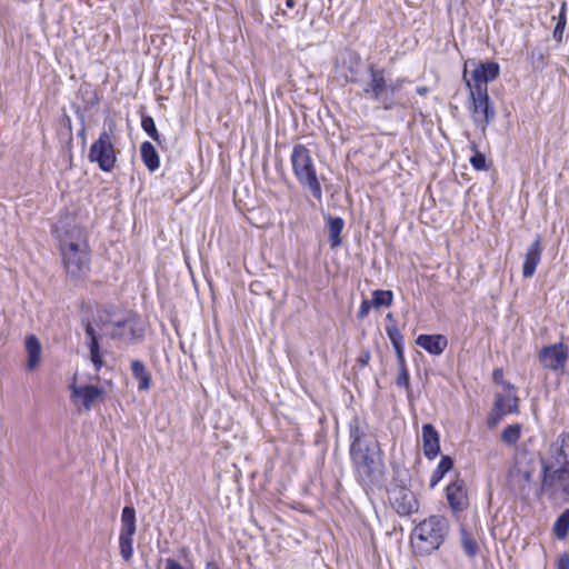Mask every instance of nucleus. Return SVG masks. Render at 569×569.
I'll return each mask as SVG.
<instances>
[{
    "label": "nucleus",
    "instance_id": "nucleus-1",
    "mask_svg": "<svg viewBox=\"0 0 569 569\" xmlns=\"http://www.w3.org/2000/svg\"><path fill=\"white\" fill-rule=\"evenodd\" d=\"M349 72L350 76H347V80L352 83H361L363 96L380 104L383 110L405 109L409 106V99L402 93V86L407 82L406 78L388 81L386 70L373 63H369L367 67L369 78L366 81H361L352 67L349 68Z\"/></svg>",
    "mask_w": 569,
    "mask_h": 569
},
{
    "label": "nucleus",
    "instance_id": "nucleus-2",
    "mask_svg": "<svg viewBox=\"0 0 569 569\" xmlns=\"http://www.w3.org/2000/svg\"><path fill=\"white\" fill-rule=\"evenodd\" d=\"M391 480L387 488L391 508L401 517L419 510V502L411 490V473L399 462H391Z\"/></svg>",
    "mask_w": 569,
    "mask_h": 569
},
{
    "label": "nucleus",
    "instance_id": "nucleus-3",
    "mask_svg": "<svg viewBox=\"0 0 569 569\" xmlns=\"http://www.w3.org/2000/svg\"><path fill=\"white\" fill-rule=\"evenodd\" d=\"M357 481L365 489H372L383 471L382 450L379 441L349 450Z\"/></svg>",
    "mask_w": 569,
    "mask_h": 569
},
{
    "label": "nucleus",
    "instance_id": "nucleus-4",
    "mask_svg": "<svg viewBox=\"0 0 569 569\" xmlns=\"http://www.w3.org/2000/svg\"><path fill=\"white\" fill-rule=\"evenodd\" d=\"M450 531L449 520L441 515H432L420 521L411 532V543L419 556H428L438 550Z\"/></svg>",
    "mask_w": 569,
    "mask_h": 569
},
{
    "label": "nucleus",
    "instance_id": "nucleus-5",
    "mask_svg": "<svg viewBox=\"0 0 569 569\" xmlns=\"http://www.w3.org/2000/svg\"><path fill=\"white\" fill-rule=\"evenodd\" d=\"M290 161L293 176L299 184L303 189H308L312 197L321 202L322 187L310 150L303 144L293 146Z\"/></svg>",
    "mask_w": 569,
    "mask_h": 569
},
{
    "label": "nucleus",
    "instance_id": "nucleus-6",
    "mask_svg": "<svg viewBox=\"0 0 569 569\" xmlns=\"http://www.w3.org/2000/svg\"><path fill=\"white\" fill-rule=\"evenodd\" d=\"M541 478L553 479L555 473L569 468V432H561L540 456Z\"/></svg>",
    "mask_w": 569,
    "mask_h": 569
},
{
    "label": "nucleus",
    "instance_id": "nucleus-7",
    "mask_svg": "<svg viewBox=\"0 0 569 569\" xmlns=\"http://www.w3.org/2000/svg\"><path fill=\"white\" fill-rule=\"evenodd\" d=\"M117 153L111 131L102 130L89 149L88 160L101 171L111 172L117 162Z\"/></svg>",
    "mask_w": 569,
    "mask_h": 569
},
{
    "label": "nucleus",
    "instance_id": "nucleus-8",
    "mask_svg": "<svg viewBox=\"0 0 569 569\" xmlns=\"http://www.w3.org/2000/svg\"><path fill=\"white\" fill-rule=\"evenodd\" d=\"M472 100L471 118L478 128L485 130L496 118L493 102L488 94V88L470 90Z\"/></svg>",
    "mask_w": 569,
    "mask_h": 569
},
{
    "label": "nucleus",
    "instance_id": "nucleus-9",
    "mask_svg": "<svg viewBox=\"0 0 569 569\" xmlns=\"http://www.w3.org/2000/svg\"><path fill=\"white\" fill-rule=\"evenodd\" d=\"M60 252L68 276L76 280L84 278L90 269L88 246L71 247Z\"/></svg>",
    "mask_w": 569,
    "mask_h": 569
},
{
    "label": "nucleus",
    "instance_id": "nucleus-10",
    "mask_svg": "<svg viewBox=\"0 0 569 569\" xmlns=\"http://www.w3.org/2000/svg\"><path fill=\"white\" fill-rule=\"evenodd\" d=\"M137 531L136 509L128 505L121 511V528L119 533L120 555L124 561L133 556V537Z\"/></svg>",
    "mask_w": 569,
    "mask_h": 569
},
{
    "label": "nucleus",
    "instance_id": "nucleus-11",
    "mask_svg": "<svg viewBox=\"0 0 569 569\" xmlns=\"http://www.w3.org/2000/svg\"><path fill=\"white\" fill-rule=\"evenodd\" d=\"M51 232L58 241L60 250L86 244L83 228L76 222H70L67 218L53 224Z\"/></svg>",
    "mask_w": 569,
    "mask_h": 569
},
{
    "label": "nucleus",
    "instance_id": "nucleus-12",
    "mask_svg": "<svg viewBox=\"0 0 569 569\" xmlns=\"http://www.w3.org/2000/svg\"><path fill=\"white\" fill-rule=\"evenodd\" d=\"M568 355L562 342L545 346L538 353L539 362L549 370L557 371L566 365Z\"/></svg>",
    "mask_w": 569,
    "mask_h": 569
},
{
    "label": "nucleus",
    "instance_id": "nucleus-13",
    "mask_svg": "<svg viewBox=\"0 0 569 569\" xmlns=\"http://www.w3.org/2000/svg\"><path fill=\"white\" fill-rule=\"evenodd\" d=\"M349 450H353L359 447H363L370 445L375 441H378L376 437L369 433V425L366 420L361 419L358 416H353L349 423Z\"/></svg>",
    "mask_w": 569,
    "mask_h": 569
},
{
    "label": "nucleus",
    "instance_id": "nucleus-14",
    "mask_svg": "<svg viewBox=\"0 0 569 569\" xmlns=\"http://www.w3.org/2000/svg\"><path fill=\"white\" fill-rule=\"evenodd\" d=\"M500 73V66L495 61L480 62L476 69L471 72L473 84L470 81H466L467 87L470 90H478V88H487V83L498 78Z\"/></svg>",
    "mask_w": 569,
    "mask_h": 569
},
{
    "label": "nucleus",
    "instance_id": "nucleus-15",
    "mask_svg": "<svg viewBox=\"0 0 569 569\" xmlns=\"http://www.w3.org/2000/svg\"><path fill=\"white\" fill-rule=\"evenodd\" d=\"M446 498L453 512L465 510L468 506V498L463 480L457 479L450 482L446 488Z\"/></svg>",
    "mask_w": 569,
    "mask_h": 569
},
{
    "label": "nucleus",
    "instance_id": "nucleus-16",
    "mask_svg": "<svg viewBox=\"0 0 569 569\" xmlns=\"http://www.w3.org/2000/svg\"><path fill=\"white\" fill-rule=\"evenodd\" d=\"M421 431L423 455L427 459L432 460L440 453L439 432L431 423H425Z\"/></svg>",
    "mask_w": 569,
    "mask_h": 569
},
{
    "label": "nucleus",
    "instance_id": "nucleus-17",
    "mask_svg": "<svg viewBox=\"0 0 569 569\" xmlns=\"http://www.w3.org/2000/svg\"><path fill=\"white\" fill-rule=\"evenodd\" d=\"M541 237L537 236L535 241L529 246L525 254L522 263V276L523 278H531L541 260Z\"/></svg>",
    "mask_w": 569,
    "mask_h": 569
},
{
    "label": "nucleus",
    "instance_id": "nucleus-18",
    "mask_svg": "<svg viewBox=\"0 0 569 569\" xmlns=\"http://www.w3.org/2000/svg\"><path fill=\"white\" fill-rule=\"evenodd\" d=\"M416 343L431 356H440L448 347V339L443 335L421 333L417 337Z\"/></svg>",
    "mask_w": 569,
    "mask_h": 569
},
{
    "label": "nucleus",
    "instance_id": "nucleus-19",
    "mask_svg": "<svg viewBox=\"0 0 569 569\" xmlns=\"http://www.w3.org/2000/svg\"><path fill=\"white\" fill-rule=\"evenodd\" d=\"M103 393V388L94 385L71 386L72 398L80 399L87 410H90L93 402Z\"/></svg>",
    "mask_w": 569,
    "mask_h": 569
},
{
    "label": "nucleus",
    "instance_id": "nucleus-20",
    "mask_svg": "<svg viewBox=\"0 0 569 569\" xmlns=\"http://www.w3.org/2000/svg\"><path fill=\"white\" fill-rule=\"evenodd\" d=\"M112 339H119L123 341H133L136 338L141 337L134 327V321L131 318H126L112 323V329L108 333Z\"/></svg>",
    "mask_w": 569,
    "mask_h": 569
},
{
    "label": "nucleus",
    "instance_id": "nucleus-21",
    "mask_svg": "<svg viewBox=\"0 0 569 569\" xmlns=\"http://www.w3.org/2000/svg\"><path fill=\"white\" fill-rule=\"evenodd\" d=\"M329 232V243L332 249L342 244L341 232L345 228V220L341 217H333L330 213L323 214Z\"/></svg>",
    "mask_w": 569,
    "mask_h": 569
},
{
    "label": "nucleus",
    "instance_id": "nucleus-22",
    "mask_svg": "<svg viewBox=\"0 0 569 569\" xmlns=\"http://www.w3.org/2000/svg\"><path fill=\"white\" fill-rule=\"evenodd\" d=\"M552 476L553 479L551 480H547V477H542L541 490H552L555 488H559L567 501H569V468L558 471Z\"/></svg>",
    "mask_w": 569,
    "mask_h": 569
},
{
    "label": "nucleus",
    "instance_id": "nucleus-23",
    "mask_svg": "<svg viewBox=\"0 0 569 569\" xmlns=\"http://www.w3.org/2000/svg\"><path fill=\"white\" fill-rule=\"evenodd\" d=\"M132 377L138 381V390L147 391L151 387V373L143 361L136 359L130 365Z\"/></svg>",
    "mask_w": 569,
    "mask_h": 569
},
{
    "label": "nucleus",
    "instance_id": "nucleus-24",
    "mask_svg": "<svg viewBox=\"0 0 569 569\" xmlns=\"http://www.w3.org/2000/svg\"><path fill=\"white\" fill-rule=\"evenodd\" d=\"M24 347H26V351L28 353L27 367L29 370H33L40 361V356H41L40 341L34 335H28L24 339Z\"/></svg>",
    "mask_w": 569,
    "mask_h": 569
},
{
    "label": "nucleus",
    "instance_id": "nucleus-25",
    "mask_svg": "<svg viewBox=\"0 0 569 569\" xmlns=\"http://www.w3.org/2000/svg\"><path fill=\"white\" fill-rule=\"evenodd\" d=\"M141 159L147 169L151 172H154L160 167V158L154 148V146L150 141H144L140 146Z\"/></svg>",
    "mask_w": 569,
    "mask_h": 569
},
{
    "label": "nucleus",
    "instance_id": "nucleus-26",
    "mask_svg": "<svg viewBox=\"0 0 569 569\" xmlns=\"http://www.w3.org/2000/svg\"><path fill=\"white\" fill-rule=\"evenodd\" d=\"M518 397L516 395L497 393L495 398V411L500 415L515 413L518 411Z\"/></svg>",
    "mask_w": 569,
    "mask_h": 569
},
{
    "label": "nucleus",
    "instance_id": "nucleus-27",
    "mask_svg": "<svg viewBox=\"0 0 569 569\" xmlns=\"http://www.w3.org/2000/svg\"><path fill=\"white\" fill-rule=\"evenodd\" d=\"M453 459L450 456H442L437 468L433 470L429 487L433 489L443 477L453 468Z\"/></svg>",
    "mask_w": 569,
    "mask_h": 569
},
{
    "label": "nucleus",
    "instance_id": "nucleus-28",
    "mask_svg": "<svg viewBox=\"0 0 569 569\" xmlns=\"http://www.w3.org/2000/svg\"><path fill=\"white\" fill-rule=\"evenodd\" d=\"M460 541L462 550L468 558L472 559L478 555L479 546L477 539L463 526L460 527Z\"/></svg>",
    "mask_w": 569,
    "mask_h": 569
},
{
    "label": "nucleus",
    "instance_id": "nucleus-29",
    "mask_svg": "<svg viewBox=\"0 0 569 569\" xmlns=\"http://www.w3.org/2000/svg\"><path fill=\"white\" fill-rule=\"evenodd\" d=\"M553 533L558 539H565L569 531V509L563 510L553 523Z\"/></svg>",
    "mask_w": 569,
    "mask_h": 569
},
{
    "label": "nucleus",
    "instance_id": "nucleus-30",
    "mask_svg": "<svg viewBox=\"0 0 569 569\" xmlns=\"http://www.w3.org/2000/svg\"><path fill=\"white\" fill-rule=\"evenodd\" d=\"M141 128L154 142L159 146L161 144V136L159 134L154 119L151 116H142Z\"/></svg>",
    "mask_w": 569,
    "mask_h": 569
},
{
    "label": "nucleus",
    "instance_id": "nucleus-31",
    "mask_svg": "<svg viewBox=\"0 0 569 569\" xmlns=\"http://www.w3.org/2000/svg\"><path fill=\"white\" fill-rule=\"evenodd\" d=\"M393 300V293L390 290L377 289L372 292L371 303L375 308L389 307Z\"/></svg>",
    "mask_w": 569,
    "mask_h": 569
},
{
    "label": "nucleus",
    "instance_id": "nucleus-32",
    "mask_svg": "<svg viewBox=\"0 0 569 569\" xmlns=\"http://www.w3.org/2000/svg\"><path fill=\"white\" fill-rule=\"evenodd\" d=\"M521 436V428L518 423L507 426L501 433V439L507 445H515Z\"/></svg>",
    "mask_w": 569,
    "mask_h": 569
},
{
    "label": "nucleus",
    "instance_id": "nucleus-33",
    "mask_svg": "<svg viewBox=\"0 0 569 569\" xmlns=\"http://www.w3.org/2000/svg\"><path fill=\"white\" fill-rule=\"evenodd\" d=\"M386 333H387V337L390 340L393 349L405 348L403 336L401 335V332L399 331V329L397 328V326L395 323L388 325L386 327Z\"/></svg>",
    "mask_w": 569,
    "mask_h": 569
},
{
    "label": "nucleus",
    "instance_id": "nucleus-34",
    "mask_svg": "<svg viewBox=\"0 0 569 569\" xmlns=\"http://www.w3.org/2000/svg\"><path fill=\"white\" fill-rule=\"evenodd\" d=\"M566 9H567V3L563 2L561 4V7H560V11H559V14H558V20H557V23H556V27H555V30H553V38L557 41H561L562 34H563V30L566 28V23H567Z\"/></svg>",
    "mask_w": 569,
    "mask_h": 569
},
{
    "label": "nucleus",
    "instance_id": "nucleus-35",
    "mask_svg": "<svg viewBox=\"0 0 569 569\" xmlns=\"http://www.w3.org/2000/svg\"><path fill=\"white\" fill-rule=\"evenodd\" d=\"M396 385L398 387L405 388L408 392V399L411 400L410 375L408 368L398 369Z\"/></svg>",
    "mask_w": 569,
    "mask_h": 569
},
{
    "label": "nucleus",
    "instance_id": "nucleus-36",
    "mask_svg": "<svg viewBox=\"0 0 569 569\" xmlns=\"http://www.w3.org/2000/svg\"><path fill=\"white\" fill-rule=\"evenodd\" d=\"M84 331L88 338V347H94L97 345H100L99 335L97 333L96 329L93 328L92 323L89 320L84 323Z\"/></svg>",
    "mask_w": 569,
    "mask_h": 569
},
{
    "label": "nucleus",
    "instance_id": "nucleus-37",
    "mask_svg": "<svg viewBox=\"0 0 569 569\" xmlns=\"http://www.w3.org/2000/svg\"><path fill=\"white\" fill-rule=\"evenodd\" d=\"M470 163L475 170L482 171L487 170L486 156L479 151H476L470 158Z\"/></svg>",
    "mask_w": 569,
    "mask_h": 569
},
{
    "label": "nucleus",
    "instance_id": "nucleus-38",
    "mask_svg": "<svg viewBox=\"0 0 569 569\" xmlns=\"http://www.w3.org/2000/svg\"><path fill=\"white\" fill-rule=\"evenodd\" d=\"M90 351V359L93 363V367L97 371L101 369L103 366V360L100 353V345H97L94 347H88Z\"/></svg>",
    "mask_w": 569,
    "mask_h": 569
},
{
    "label": "nucleus",
    "instance_id": "nucleus-39",
    "mask_svg": "<svg viewBox=\"0 0 569 569\" xmlns=\"http://www.w3.org/2000/svg\"><path fill=\"white\" fill-rule=\"evenodd\" d=\"M372 307L373 305L371 303V300L363 299L357 312L358 319H365Z\"/></svg>",
    "mask_w": 569,
    "mask_h": 569
},
{
    "label": "nucleus",
    "instance_id": "nucleus-40",
    "mask_svg": "<svg viewBox=\"0 0 569 569\" xmlns=\"http://www.w3.org/2000/svg\"><path fill=\"white\" fill-rule=\"evenodd\" d=\"M557 569H569V555L567 552L561 553L557 559Z\"/></svg>",
    "mask_w": 569,
    "mask_h": 569
},
{
    "label": "nucleus",
    "instance_id": "nucleus-41",
    "mask_svg": "<svg viewBox=\"0 0 569 569\" xmlns=\"http://www.w3.org/2000/svg\"><path fill=\"white\" fill-rule=\"evenodd\" d=\"M395 352H396V357H397L398 369L407 368L406 358H405V348L395 349Z\"/></svg>",
    "mask_w": 569,
    "mask_h": 569
},
{
    "label": "nucleus",
    "instance_id": "nucleus-42",
    "mask_svg": "<svg viewBox=\"0 0 569 569\" xmlns=\"http://www.w3.org/2000/svg\"><path fill=\"white\" fill-rule=\"evenodd\" d=\"M370 357V350H362L357 361L361 367H366L369 363Z\"/></svg>",
    "mask_w": 569,
    "mask_h": 569
},
{
    "label": "nucleus",
    "instance_id": "nucleus-43",
    "mask_svg": "<svg viewBox=\"0 0 569 569\" xmlns=\"http://www.w3.org/2000/svg\"><path fill=\"white\" fill-rule=\"evenodd\" d=\"M505 415H500L499 411H495L488 417L487 423L489 427L496 426Z\"/></svg>",
    "mask_w": 569,
    "mask_h": 569
},
{
    "label": "nucleus",
    "instance_id": "nucleus-44",
    "mask_svg": "<svg viewBox=\"0 0 569 569\" xmlns=\"http://www.w3.org/2000/svg\"><path fill=\"white\" fill-rule=\"evenodd\" d=\"M76 113L79 116V118L81 120V129L78 132V137L82 139V143L84 144L86 143L84 116H83V113L80 112V110H77Z\"/></svg>",
    "mask_w": 569,
    "mask_h": 569
},
{
    "label": "nucleus",
    "instance_id": "nucleus-45",
    "mask_svg": "<svg viewBox=\"0 0 569 569\" xmlns=\"http://www.w3.org/2000/svg\"><path fill=\"white\" fill-rule=\"evenodd\" d=\"M164 569H184V568L178 560H176L173 558H167Z\"/></svg>",
    "mask_w": 569,
    "mask_h": 569
},
{
    "label": "nucleus",
    "instance_id": "nucleus-46",
    "mask_svg": "<svg viewBox=\"0 0 569 569\" xmlns=\"http://www.w3.org/2000/svg\"><path fill=\"white\" fill-rule=\"evenodd\" d=\"M492 377H493V380L497 382L502 381V378H503L502 369H500V368L495 369Z\"/></svg>",
    "mask_w": 569,
    "mask_h": 569
},
{
    "label": "nucleus",
    "instance_id": "nucleus-47",
    "mask_svg": "<svg viewBox=\"0 0 569 569\" xmlns=\"http://www.w3.org/2000/svg\"><path fill=\"white\" fill-rule=\"evenodd\" d=\"M204 569H221V568L216 561L210 560V561H207Z\"/></svg>",
    "mask_w": 569,
    "mask_h": 569
},
{
    "label": "nucleus",
    "instance_id": "nucleus-48",
    "mask_svg": "<svg viewBox=\"0 0 569 569\" xmlns=\"http://www.w3.org/2000/svg\"><path fill=\"white\" fill-rule=\"evenodd\" d=\"M416 92L419 94V96H425L427 92H428V88L427 87H418L416 89Z\"/></svg>",
    "mask_w": 569,
    "mask_h": 569
},
{
    "label": "nucleus",
    "instance_id": "nucleus-49",
    "mask_svg": "<svg viewBox=\"0 0 569 569\" xmlns=\"http://www.w3.org/2000/svg\"><path fill=\"white\" fill-rule=\"evenodd\" d=\"M296 2L295 0H286V7L289 9H292L295 7Z\"/></svg>",
    "mask_w": 569,
    "mask_h": 569
},
{
    "label": "nucleus",
    "instance_id": "nucleus-50",
    "mask_svg": "<svg viewBox=\"0 0 569 569\" xmlns=\"http://www.w3.org/2000/svg\"><path fill=\"white\" fill-rule=\"evenodd\" d=\"M386 318H387V320H392V318H393V317H392V313H388V315L386 316Z\"/></svg>",
    "mask_w": 569,
    "mask_h": 569
},
{
    "label": "nucleus",
    "instance_id": "nucleus-51",
    "mask_svg": "<svg viewBox=\"0 0 569 569\" xmlns=\"http://www.w3.org/2000/svg\"><path fill=\"white\" fill-rule=\"evenodd\" d=\"M507 387H508L509 389H513V386H511L510 383H507Z\"/></svg>",
    "mask_w": 569,
    "mask_h": 569
}]
</instances>
